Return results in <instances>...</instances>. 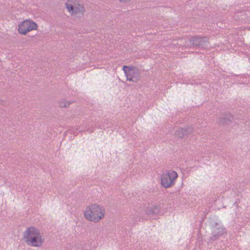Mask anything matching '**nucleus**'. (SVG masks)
Instances as JSON below:
<instances>
[{
	"label": "nucleus",
	"mask_w": 250,
	"mask_h": 250,
	"mask_svg": "<svg viewBox=\"0 0 250 250\" xmlns=\"http://www.w3.org/2000/svg\"><path fill=\"white\" fill-rule=\"evenodd\" d=\"M191 42H192L193 45L198 46L202 44L203 38L198 37H195L192 39Z\"/></svg>",
	"instance_id": "obj_9"
},
{
	"label": "nucleus",
	"mask_w": 250,
	"mask_h": 250,
	"mask_svg": "<svg viewBox=\"0 0 250 250\" xmlns=\"http://www.w3.org/2000/svg\"><path fill=\"white\" fill-rule=\"evenodd\" d=\"M64 7L72 17L82 16L86 11L84 3L81 0H67Z\"/></svg>",
	"instance_id": "obj_2"
},
{
	"label": "nucleus",
	"mask_w": 250,
	"mask_h": 250,
	"mask_svg": "<svg viewBox=\"0 0 250 250\" xmlns=\"http://www.w3.org/2000/svg\"><path fill=\"white\" fill-rule=\"evenodd\" d=\"M25 234H40L38 229L33 227H29L25 231Z\"/></svg>",
	"instance_id": "obj_8"
},
{
	"label": "nucleus",
	"mask_w": 250,
	"mask_h": 250,
	"mask_svg": "<svg viewBox=\"0 0 250 250\" xmlns=\"http://www.w3.org/2000/svg\"><path fill=\"white\" fill-rule=\"evenodd\" d=\"M121 3L126 4L129 3L131 2L132 0H118Z\"/></svg>",
	"instance_id": "obj_12"
},
{
	"label": "nucleus",
	"mask_w": 250,
	"mask_h": 250,
	"mask_svg": "<svg viewBox=\"0 0 250 250\" xmlns=\"http://www.w3.org/2000/svg\"><path fill=\"white\" fill-rule=\"evenodd\" d=\"M231 121V117L229 116L227 120L225 119V120H224V121L222 120V121H220V122H221L222 123H224V124H227V123H229V122H230Z\"/></svg>",
	"instance_id": "obj_11"
},
{
	"label": "nucleus",
	"mask_w": 250,
	"mask_h": 250,
	"mask_svg": "<svg viewBox=\"0 0 250 250\" xmlns=\"http://www.w3.org/2000/svg\"><path fill=\"white\" fill-rule=\"evenodd\" d=\"M38 29V24L33 20L29 19L20 22L17 29L20 34L26 35L30 32L37 30Z\"/></svg>",
	"instance_id": "obj_3"
},
{
	"label": "nucleus",
	"mask_w": 250,
	"mask_h": 250,
	"mask_svg": "<svg viewBox=\"0 0 250 250\" xmlns=\"http://www.w3.org/2000/svg\"><path fill=\"white\" fill-rule=\"evenodd\" d=\"M193 132V129L190 127L185 128H180L178 129L175 133L176 136L182 138L185 136L190 134Z\"/></svg>",
	"instance_id": "obj_7"
},
{
	"label": "nucleus",
	"mask_w": 250,
	"mask_h": 250,
	"mask_svg": "<svg viewBox=\"0 0 250 250\" xmlns=\"http://www.w3.org/2000/svg\"><path fill=\"white\" fill-rule=\"evenodd\" d=\"M221 229L220 231L217 232L218 234H223L226 233V230L225 228H221Z\"/></svg>",
	"instance_id": "obj_13"
},
{
	"label": "nucleus",
	"mask_w": 250,
	"mask_h": 250,
	"mask_svg": "<svg viewBox=\"0 0 250 250\" xmlns=\"http://www.w3.org/2000/svg\"><path fill=\"white\" fill-rule=\"evenodd\" d=\"M157 207H153L152 208V211H150V212H148V213H154L155 211L157 210Z\"/></svg>",
	"instance_id": "obj_14"
},
{
	"label": "nucleus",
	"mask_w": 250,
	"mask_h": 250,
	"mask_svg": "<svg viewBox=\"0 0 250 250\" xmlns=\"http://www.w3.org/2000/svg\"><path fill=\"white\" fill-rule=\"evenodd\" d=\"M178 177L176 172L169 170L161 176V185L165 188L171 187Z\"/></svg>",
	"instance_id": "obj_4"
},
{
	"label": "nucleus",
	"mask_w": 250,
	"mask_h": 250,
	"mask_svg": "<svg viewBox=\"0 0 250 250\" xmlns=\"http://www.w3.org/2000/svg\"><path fill=\"white\" fill-rule=\"evenodd\" d=\"M71 103L62 99L59 102V105L61 107H68Z\"/></svg>",
	"instance_id": "obj_10"
},
{
	"label": "nucleus",
	"mask_w": 250,
	"mask_h": 250,
	"mask_svg": "<svg viewBox=\"0 0 250 250\" xmlns=\"http://www.w3.org/2000/svg\"><path fill=\"white\" fill-rule=\"evenodd\" d=\"M105 214L104 208L98 204L93 203L86 206L84 211V218L91 222L97 223L103 220Z\"/></svg>",
	"instance_id": "obj_1"
},
{
	"label": "nucleus",
	"mask_w": 250,
	"mask_h": 250,
	"mask_svg": "<svg viewBox=\"0 0 250 250\" xmlns=\"http://www.w3.org/2000/svg\"><path fill=\"white\" fill-rule=\"evenodd\" d=\"M123 70L125 72L127 81L136 83L140 79V71L135 67L124 66Z\"/></svg>",
	"instance_id": "obj_5"
},
{
	"label": "nucleus",
	"mask_w": 250,
	"mask_h": 250,
	"mask_svg": "<svg viewBox=\"0 0 250 250\" xmlns=\"http://www.w3.org/2000/svg\"><path fill=\"white\" fill-rule=\"evenodd\" d=\"M23 239L28 245L32 247L42 246L44 240L42 235H24Z\"/></svg>",
	"instance_id": "obj_6"
}]
</instances>
